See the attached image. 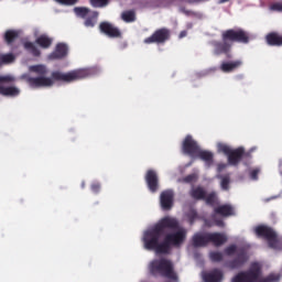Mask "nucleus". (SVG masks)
Instances as JSON below:
<instances>
[{
    "instance_id": "obj_1",
    "label": "nucleus",
    "mask_w": 282,
    "mask_h": 282,
    "mask_svg": "<svg viewBox=\"0 0 282 282\" xmlns=\"http://www.w3.org/2000/svg\"><path fill=\"white\" fill-rule=\"evenodd\" d=\"M187 231L180 228L176 218L166 216L143 234L145 250H154L156 254H171L172 248H182L186 241Z\"/></svg>"
},
{
    "instance_id": "obj_2",
    "label": "nucleus",
    "mask_w": 282,
    "mask_h": 282,
    "mask_svg": "<svg viewBox=\"0 0 282 282\" xmlns=\"http://www.w3.org/2000/svg\"><path fill=\"white\" fill-rule=\"evenodd\" d=\"M87 76H89V70L85 68L70 70L68 73L55 70L51 74V77H28L26 83L32 89H41L43 87L54 86V80L59 83H74L76 80H83V78H87Z\"/></svg>"
},
{
    "instance_id": "obj_3",
    "label": "nucleus",
    "mask_w": 282,
    "mask_h": 282,
    "mask_svg": "<svg viewBox=\"0 0 282 282\" xmlns=\"http://www.w3.org/2000/svg\"><path fill=\"white\" fill-rule=\"evenodd\" d=\"M217 151L226 155L229 166H239L243 158H252L250 152H246L243 147L232 149V147L226 143H217Z\"/></svg>"
},
{
    "instance_id": "obj_4",
    "label": "nucleus",
    "mask_w": 282,
    "mask_h": 282,
    "mask_svg": "<svg viewBox=\"0 0 282 282\" xmlns=\"http://www.w3.org/2000/svg\"><path fill=\"white\" fill-rule=\"evenodd\" d=\"M227 257H232L237 253V257L228 262L230 270H237L248 262V250L243 247L237 248V245H230L224 250Z\"/></svg>"
},
{
    "instance_id": "obj_5",
    "label": "nucleus",
    "mask_w": 282,
    "mask_h": 282,
    "mask_svg": "<svg viewBox=\"0 0 282 282\" xmlns=\"http://www.w3.org/2000/svg\"><path fill=\"white\" fill-rule=\"evenodd\" d=\"M223 41H229V43H242L248 45L250 43V33L243 29H229L223 32Z\"/></svg>"
},
{
    "instance_id": "obj_6",
    "label": "nucleus",
    "mask_w": 282,
    "mask_h": 282,
    "mask_svg": "<svg viewBox=\"0 0 282 282\" xmlns=\"http://www.w3.org/2000/svg\"><path fill=\"white\" fill-rule=\"evenodd\" d=\"M254 232L257 237H261L268 241L269 248H272L273 250L279 249V236L276 235V231L272 229V227L259 225L254 228Z\"/></svg>"
},
{
    "instance_id": "obj_7",
    "label": "nucleus",
    "mask_w": 282,
    "mask_h": 282,
    "mask_svg": "<svg viewBox=\"0 0 282 282\" xmlns=\"http://www.w3.org/2000/svg\"><path fill=\"white\" fill-rule=\"evenodd\" d=\"M261 281V264L253 262L247 272L238 273L231 282H259Z\"/></svg>"
},
{
    "instance_id": "obj_8",
    "label": "nucleus",
    "mask_w": 282,
    "mask_h": 282,
    "mask_svg": "<svg viewBox=\"0 0 282 282\" xmlns=\"http://www.w3.org/2000/svg\"><path fill=\"white\" fill-rule=\"evenodd\" d=\"M166 41H171V30H169L167 28H161L155 30L151 36L145 37L143 40V43L145 45H164V43H166Z\"/></svg>"
},
{
    "instance_id": "obj_9",
    "label": "nucleus",
    "mask_w": 282,
    "mask_h": 282,
    "mask_svg": "<svg viewBox=\"0 0 282 282\" xmlns=\"http://www.w3.org/2000/svg\"><path fill=\"white\" fill-rule=\"evenodd\" d=\"M14 77L10 75L0 76V96H19V88L14 86H6L12 85Z\"/></svg>"
},
{
    "instance_id": "obj_10",
    "label": "nucleus",
    "mask_w": 282,
    "mask_h": 282,
    "mask_svg": "<svg viewBox=\"0 0 282 282\" xmlns=\"http://www.w3.org/2000/svg\"><path fill=\"white\" fill-rule=\"evenodd\" d=\"M199 144L191 134H187L182 143V152L184 155H189V158H195L199 152Z\"/></svg>"
},
{
    "instance_id": "obj_11",
    "label": "nucleus",
    "mask_w": 282,
    "mask_h": 282,
    "mask_svg": "<svg viewBox=\"0 0 282 282\" xmlns=\"http://www.w3.org/2000/svg\"><path fill=\"white\" fill-rule=\"evenodd\" d=\"M210 45L214 47V55L221 56V54H226L227 58H231L230 50H232V43L229 40L212 41Z\"/></svg>"
},
{
    "instance_id": "obj_12",
    "label": "nucleus",
    "mask_w": 282,
    "mask_h": 282,
    "mask_svg": "<svg viewBox=\"0 0 282 282\" xmlns=\"http://www.w3.org/2000/svg\"><path fill=\"white\" fill-rule=\"evenodd\" d=\"M99 30L102 34L109 36V39H120V36H122L120 29L107 21L100 22Z\"/></svg>"
},
{
    "instance_id": "obj_13",
    "label": "nucleus",
    "mask_w": 282,
    "mask_h": 282,
    "mask_svg": "<svg viewBox=\"0 0 282 282\" xmlns=\"http://www.w3.org/2000/svg\"><path fill=\"white\" fill-rule=\"evenodd\" d=\"M69 54V46L66 43H57L54 51L48 55L50 61H63Z\"/></svg>"
},
{
    "instance_id": "obj_14",
    "label": "nucleus",
    "mask_w": 282,
    "mask_h": 282,
    "mask_svg": "<svg viewBox=\"0 0 282 282\" xmlns=\"http://www.w3.org/2000/svg\"><path fill=\"white\" fill-rule=\"evenodd\" d=\"M145 182L151 193H158V188H160V180L158 178V172H155V170H148Z\"/></svg>"
},
{
    "instance_id": "obj_15",
    "label": "nucleus",
    "mask_w": 282,
    "mask_h": 282,
    "mask_svg": "<svg viewBox=\"0 0 282 282\" xmlns=\"http://www.w3.org/2000/svg\"><path fill=\"white\" fill-rule=\"evenodd\" d=\"M175 197V194H173V191L166 189L161 193V207L163 210H171L173 208V199Z\"/></svg>"
},
{
    "instance_id": "obj_16",
    "label": "nucleus",
    "mask_w": 282,
    "mask_h": 282,
    "mask_svg": "<svg viewBox=\"0 0 282 282\" xmlns=\"http://www.w3.org/2000/svg\"><path fill=\"white\" fill-rule=\"evenodd\" d=\"M208 234L209 232H205V234L196 232L192 237V246L194 248H206V246L209 243Z\"/></svg>"
},
{
    "instance_id": "obj_17",
    "label": "nucleus",
    "mask_w": 282,
    "mask_h": 282,
    "mask_svg": "<svg viewBox=\"0 0 282 282\" xmlns=\"http://www.w3.org/2000/svg\"><path fill=\"white\" fill-rule=\"evenodd\" d=\"M224 279V272L220 269H213L209 272L203 273V281L205 282H221Z\"/></svg>"
},
{
    "instance_id": "obj_18",
    "label": "nucleus",
    "mask_w": 282,
    "mask_h": 282,
    "mask_svg": "<svg viewBox=\"0 0 282 282\" xmlns=\"http://www.w3.org/2000/svg\"><path fill=\"white\" fill-rule=\"evenodd\" d=\"M208 241L209 243H213L216 248H219L228 241V236L226 234L221 232H209L208 234Z\"/></svg>"
},
{
    "instance_id": "obj_19",
    "label": "nucleus",
    "mask_w": 282,
    "mask_h": 282,
    "mask_svg": "<svg viewBox=\"0 0 282 282\" xmlns=\"http://www.w3.org/2000/svg\"><path fill=\"white\" fill-rule=\"evenodd\" d=\"M243 65V62L241 59L230 61V62H223L220 64V70L224 72V74H230L235 72V69H239Z\"/></svg>"
},
{
    "instance_id": "obj_20",
    "label": "nucleus",
    "mask_w": 282,
    "mask_h": 282,
    "mask_svg": "<svg viewBox=\"0 0 282 282\" xmlns=\"http://www.w3.org/2000/svg\"><path fill=\"white\" fill-rule=\"evenodd\" d=\"M265 43L271 47H282V35L279 32H270L265 35Z\"/></svg>"
},
{
    "instance_id": "obj_21",
    "label": "nucleus",
    "mask_w": 282,
    "mask_h": 282,
    "mask_svg": "<svg viewBox=\"0 0 282 282\" xmlns=\"http://www.w3.org/2000/svg\"><path fill=\"white\" fill-rule=\"evenodd\" d=\"M35 43L42 47V50H50L54 43V39L50 37L47 34H42L35 40Z\"/></svg>"
},
{
    "instance_id": "obj_22",
    "label": "nucleus",
    "mask_w": 282,
    "mask_h": 282,
    "mask_svg": "<svg viewBox=\"0 0 282 282\" xmlns=\"http://www.w3.org/2000/svg\"><path fill=\"white\" fill-rule=\"evenodd\" d=\"M195 158H198L199 160H203V162L206 163L207 166H210L213 164V160H214L215 155L213 154V152L202 150V148H200L198 150V152L196 153Z\"/></svg>"
},
{
    "instance_id": "obj_23",
    "label": "nucleus",
    "mask_w": 282,
    "mask_h": 282,
    "mask_svg": "<svg viewBox=\"0 0 282 282\" xmlns=\"http://www.w3.org/2000/svg\"><path fill=\"white\" fill-rule=\"evenodd\" d=\"M216 215H221V217H232L235 215V208L230 205H220L215 208Z\"/></svg>"
},
{
    "instance_id": "obj_24",
    "label": "nucleus",
    "mask_w": 282,
    "mask_h": 282,
    "mask_svg": "<svg viewBox=\"0 0 282 282\" xmlns=\"http://www.w3.org/2000/svg\"><path fill=\"white\" fill-rule=\"evenodd\" d=\"M98 11H90L85 18L84 25L85 28H95L96 23H98Z\"/></svg>"
},
{
    "instance_id": "obj_25",
    "label": "nucleus",
    "mask_w": 282,
    "mask_h": 282,
    "mask_svg": "<svg viewBox=\"0 0 282 282\" xmlns=\"http://www.w3.org/2000/svg\"><path fill=\"white\" fill-rule=\"evenodd\" d=\"M189 196L197 202L206 199V189L202 186L194 187L189 191Z\"/></svg>"
},
{
    "instance_id": "obj_26",
    "label": "nucleus",
    "mask_w": 282,
    "mask_h": 282,
    "mask_svg": "<svg viewBox=\"0 0 282 282\" xmlns=\"http://www.w3.org/2000/svg\"><path fill=\"white\" fill-rule=\"evenodd\" d=\"M178 11L182 14H185V17H192L193 19H204V13L199 12V11H193V10H188L186 9V7L181 6L178 8Z\"/></svg>"
},
{
    "instance_id": "obj_27",
    "label": "nucleus",
    "mask_w": 282,
    "mask_h": 282,
    "mask_svg": "<svg viewBox=\"0 0 282 282\" xmlns=\"http://www.w3.org/2000/svg\"><path fill=\"white\" fill-rule=\"evenodd\" d=\"M217 178L220 180V188L223 191H230V182H232L230 174L218 175Z\"/></svg>"
},
{
    "instance_id": "obj_28",
    "label": "nucleus",
    "mask_w": 282,
    "mask_h": 282,
    "mask_svg": "<svg viewBox=\"0 0 282 282\" xmlns=\"http://www.w3.org/2000/svg\"><path fill=\"white\" fill-rule=\"evenodd\" d=\"M23 47H24V50H26V52L32 54V56H35V57L41 56V50H39V47H36V45H34V43L24 42Z\"/></svg>"
},
{
    "instance_id": "obj_29",
    "label": "nucleus",
    "mask_w": 282,
    "mask_h": 282,
    "mask_svg": "<svg viewBox=\"0 0 282 282\" xmlns=\"http://www.w3.org/2000/svg\"><path fill=\"white\" fill-rule=\"evenodd\" d=\"M17 39H19V32H17L14 30H8L4 33V41H6V43H8V45H11V43H14V41H17Z\"/></svg>"
},
{
    "instance_id": "obj_30",
    "label": "nucleus",
    "mask_w": 282,
    "mask_h": 282,
    "mask_svg": "<svg viewBox=\"0 0 282 282\" xmlns=\"http://www.w3.org/2000/svg\"><path fill=\"white\" fill-rule=\"evenodd\" d=\"M14 55L12 53L0 54V67L1 65H10V63H14Z\"/></svg>"
},
{
    "instance_id": "obj_31",
    "label": "nucleus",
    "mask_w": 282,
    "mask_h": 282,
    "mask_svg": "<svg viewBox=\"0 0 282 282\" xmlns=\"http://www.w3.org/2000/svg\"><path fill=\"white\" fill-rule=\"evenodd\" d=\"M31 72H34L39 76H46L47 75V67L45 65H34L31 66Z\"/></svg>"
},
{
    "instance_id": "obj_32",
    "label": "nucleus",
    "mask_w": 282,
    "mask_h": 282,
    "mask_svg": "<svg viewBox=\"0 0 282 282\" xmlns=\"http://www.w3.org/2000/svg\"><path fill=\"white\" fill-rule=\"evenodd\" d=\"M204 200L206 202L207 206H215L217 204V193L212 192L209 194H205Z\"/></svg>"
},
{
    "instance_id": "obj_33",
    "label": "nucleus",
    "mask_w": 282,
    "mask_h": 282,
    "mask_svg": "<svg viewBox=\"0 0 282 282\" xmlns=\"http://www.w3.org/2000/svg\"><path fill=\"white\" fill-rule=\"evenodd\" d=\"M74 12H75V14H77V17H80L82 19H87L88 14L91 11L85 7H76L74 9Z\"/></svg>"
},
{
    "instance_id": "obj_34",
    "label": "nucleus",
    "mask_w": 282,
    "mask_h": 282,
    "mask_svg": "<svg viewBox=\"0 0 282 282\" xmlns=\"http://www.w3.org/2000/svg\"><path fill=\"white\" fill-rule=\"evenodd\" d=\"M121 19L126 21V23H133V21H135V12L126 11L122 13Z\"/></svg>"
},
{
    "instance_id": "obj_35",
    "label": "nucleus",
    "mask_w": 282,
    "mask_h": 282,
    "mask_svg": "<svg viewBox=\"0 0 282 282\" xmlns=\"http://www.w3.org/2000/svg\"><path fill=\"white\" fill-rule=\"evenodd\" d=\"M93 8H107L109 0H89Z\"/></svg>"
},
{
    "instance_id": "obj_36",
    "label": "nucleus",
    "mask_w": 282,
    "mask_h": 282,
    "mask_svg": "<svg viewBox=\"0 0 282 282\" xmlns=\"http://www.w3.org/2000/svg\"><path fill=\"white\" fill-rule=\"evenodd\" d=\"M209 258L215 263H219L220 261H224V253H221L219 251H213V252L209 253Z\"/></svg>"
},
{
    "instance_id": "obj_37",
    "label": "nucleus",
    "mask_w": 282,
    "mask_h": 282,
    "mask_svg": "<svg viewBox=\"0 0 282 282\" xmlns=\"http://www.w3.org/2000/svg\"><path fill=\"white\" fill-rule=\"evenodd\" d=\"M197 217H198L197 210L189 209V212L187 213V219L192 226L193 224H195V220L197 219Z\"/></svg>"
},
{
    "instance_id": "obj_38",
    "label": "nucleus",
    "mask_w": 282,
    "mask_h": 282,
    "mask_svg": "<svg viewBox=\"0 0 282 282\" xmlns=\"http://www.w3.org/2000/svg\"><path fill=\"white\" fill-rule=\"evenodd\" d=\"M59 6H76L79 0H55Z\"/></svg>"
},
{
    "instance_id": "obj_39",
    "label": "nucleus",
    "mask_w": 282,
    "mask_h": 282,
    "mask_svg": "<svg viewBox=\"0 0 282 282\" xmlns=\"http://www.w3.org/2000/svg\"><path fill=\"white\" fill-rule=\"evenodd\" d=\"M196 180H197V174H188L183 178V182H185V184H193V182H195Z\"/></svg>"
},
{
    "instance_id": "obj_40",
    "label": "nucleus",
    "mask_w": 282,
    "mask_h": 282,
    "mask_svg": "<svg viewBox=\"0 0 282 282\" xmlns=\"http://www.w3.org/2000/svg\"><path fill=\"white\" fill-rule=\"evenodd\" d=\"M270 10L272 12H282V1L281 2H275V3H272L270 6Z\"/></svg>"
},
{
    "instance_id": "obj_41",
    "label": "nucleus",
    "mask_w": 282,
    "mask_h": 282,
    "mask_svg": "<svg viewBox=\"0 0 282 282\" xmlns=\"http://www.w3.org/2000/svg\"><path fill=\"white\" fill-rule=\"evenodd\" d=\"M279 279H281L280 275L270 274L267 278L262 279L261 282H275V281H279Z\"/></svg>"
},
{
    "instance_id": "obj_42",
    "label": "nucleus",
    "mask_w": 282,
    "mask_h": 282,
    "mask_svg": "<svg viewBox=\"0 0 282 282\" xmlns=\"http://www.w3.org/2000/svg\"><path fill=\"white\" fill-rule=\"evenodd\" d=\"M90 189L93 191V193H100V183H93Z\"/></svg>"
},
{
    "instance_id": "obj_43",
    "label": "nucleus",
    "mask_w": 282,
    "mask_h": 282,
    "mask_svg": "<svg viewBox=\"0 0 282 282\" xmlns=\"http://www.w3.org/2000/svg\"><path fill=\"white\" fill-rule=\"evenodd\" d=\"M214 226H218V228H224L225 223L221 219L214 218Z\"/></svg>"
},
{
    "instance_id": "obj_44",
    "label": "nucleus",
    "mask_w": 282,
    "mask_h": 282,
    "mask_svg": "<svg viewBox=\"0 0 282 282\" xmlns=\"http://www.w3.org/2000/svg\"><path fill=\"white\" fill-rule=\"evenodd\" d=\"M251 180H259V170H252L250 173Z\"/></svg>"
},
{
    "instance_id": "obj_45",
    "label": "nucleus",
    "mask_w": 282,
    "mask_h": 282,
    "mask_svg": "<svg viewBox=\"0 0 282 282\" xmlns=\"http://www.w3.org/2000/svg\"><path fill=\"white\" fill-rule=\"evenodd\" d=\"M204 224L207 228H213V226H215V220L205 219Z\"/></svg>"
},
{
    "instance_id": "obj_46",
    "label": "nucleus",
    "mask_w": 282,
    "mask_h": 282,
    "mask_svg": "<svg viewBox=\"0 0 282 282\" xmlns=\"http://www.w3.org/2000/svg\"><path fill=\"white\" fill-rule=\"evenodd\" d=\"M228 167V164H226V163H219L218 165H217V171H218V173H221V171H224L225 169H227Z\"/></svg>"
},
{
    "instance_id": "obj_47",
    "label": "nucleus",
    "mask_w": 282,
    "mask_h": 282,
    "mask_svg": "<svg viewBox=\"0 0 282 282\" xmlns=\"http://www.w3.org/2000/svg\"><path fill=\"white\" fill-rule=\"evenodd\" d=\"M187 3H202L204 1H208V0H186Z\"/></svg>"
},
{
    "instance_id": "obj_48",
    "label": "nucleus",
    "mask_w": 282,
    "mask_h": 282,
    "mask_svg": "<svg viewBox=\"0 0 282 282\" xmlns=\"http://www.w3.org/2000/svg\"><path fill=\"white\" fill-rule=\"evenodd\" d=\"M187 34H188V32L182 31L178 36H180V39H184L185 36H187Z\"/></svg>"
},
{
    "instance_id": "obj_49",
    "label": "nucleus",
    "mask_w": 282,
    "mask_h": 282,
    "mask_svg": "<svg viewBox=\"0 0 282 282\" xmlns=\"http://www.w3.org/2000/svg\"><path fill=\"white\" fill-rule=\"evenodd\" d=\"M228 1H230V0H218V3H228Z\"/></svg>"
},
{
    "instance_id": "obj_50",
    "label": "nucleus",
    "mask_w": 282,
    "mask_h": 282,
    "mask_svg": "<svg viewBox=\"0 0 282 282\" xmlns=\"http://www.w3.org/2000/svg\"><path fill=\"white\" fill-rule=\"evenodd\" d=\"M280 173H281V175H282V165H280Z\"/></svg>"
}]
</instances>
